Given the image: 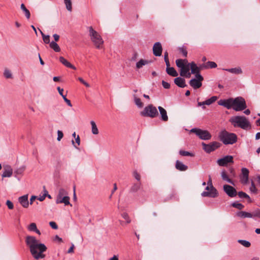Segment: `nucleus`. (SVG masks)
I'll return each mask as SVG.
<instances>
[{"label": "nucleus", "instance_id": "f257e3e1", "mask_svg": "<svg viewBox=\"0 0 260 260\" xmlns=\"http://www.w3.org/2000/svg\"><path fill=\"white\" fill-rule=\"evenodd\" d=\"M25 242L29 248L31 255L35 259H39L45 257V255L43 253L47 250L46 246L44 244L39 243V241L35 237L27 236Z\"/></svg>", "mask_w": 260, "mask_h": 260}, {"label": "nucleus", "instance_id": "f03ea898", "mask_svg": "<svg viewBox=\"0 0 260 260\" xmlns=\"http://www.w3.org/2000/svg\"><path fill=\"white\" fill-rule=\"evenodd\" d=\"M230 122L235 127H240L244 130L250 129L251 124L244 116H236L230 119Z\"/></svg>", "mask_w": 260, "mask_h": 260}, {"label": "nucleus", "instance_id": "7ed1b4c3", "mask_svg": "<svg viewBox=\"0 0 260 260\" xmlns=\"http://www.w3.org/2000/svg\"><path fill=\"white\" fill-rule=\"evenodd\" d=\"M176 64L177 67L180 69V75L182 77L189 78L191 73H189L190 63L187 59H178L176 60Z\"/></svg>", "mask_w": 260, "mask_h": 260}, {"label": "nucleus", "instance_id": "20e7f679", "mask_svg": "<svg viewBox=\"0 0 260 260\" xmlns=\"http://www.w3.org/2000/svg\"><path fill=\"white\" fill-rule=\"evenodd\" d=\"M219 138L225 145L233 144L237 141V136L235 134L229 133L225 130L219 133Z\"/></svg>", "mask_w": 260, "mask_h": 260}, {"label": "nucleus", "instance_id": "39448f33", "mask_svg": "<svg viewBox=\"0 0 260 260\" xmlns=\"http://www.w3.org/2000/svg\"><path fill=\"white\" fill-rule=\"evenodd\" d=\"M89 36L91 41L92 42L95 47L98 49L102 48L104 41L101 35L92 26L88 27Z\"/></svg>", "mask_w": 260, "mask_h": 260}, {"label": "nucleus", "instance_id": "423d86ee", "mask_svg": "<svg viewBox=\"0 0 260 260\" xmlns=\"http://www.w3.org/2000/svg\"><path fill=\"white\" fill-rule=\"evenodd\" d=\"M140 114L142 116L154 118L158 115V113L156 108L150 104L146 106L144 110L141 112Z\"/></svg>", "mask_w": 260, "mask_h": 260}, {"label": "nucleus", "instance_id": "0eeeda50", "mask_svg": "<svg viewBox=\"0 0 260 260\" xmlns=\"http://www.w3.org/2000/svg\"><path fill=\"white\" fill-rule=\"evenodd\" d=\"M247 107L246 102L244 98L237 97L233 99L232 108L236 111H241Z\"/></svg>", "mask_w": 260, "mask_h": 260}, {"label": "nucleus", "instance_id": "6e6552de", "mask_svg": "<svg viewBox=\"0 0 260 260\" xmlns=\"http://www.w3.org/2000/svg\"><path fill=\"white\" fill-rule=\"evenodd\" d=\"M190 133H194L202 140H208L211 138V134L207 130H203L200 128H193L190 131Z\"/></svg>", "mask_w": 260, "mask_h": 260}, {"label": "nucleus", "instance_id": "1a4fd4ad", "mask_svg": "<svg viewBox=\"0 0 260 260\" xmlns=\"http://www.w3.org/2000/svg\"><path fill=\"white\" fill-rule=\"evenodd\" d=\"M196 78L191 79L189 81V85L194 89H198L202 85V82L204 78L201 74L195 75Z\"/></svg>", "mask_w": 260, "mask_h": 260}, {"label": "nucleus", "instance_id": "9d476101", "mask_svg": "<svg viewBox=\"0 0 260 260\" xmlns=\"http://www.w3.org/2000/svg\"><path fill=\"white\" fill-rule=\"evenodd\" d=\"M208 186H210L211 188V191H203L201 195L202 197H208L211 198H215L218 196V192L216 189L213 187L212 184V181L211 178L209 179V180L207 182Z\"/></svg>", "mask_w": 260, "mask_h": 260}, {"label": "nucleus", "instance_id": "9b49d317", "mask_svg": "<svg viewBox=\"0 0 260 260\" xmlns=\"http://www.w3.org/2000/svg\"><path fill=\"white\" fill-rule=\"evenodd\" d=\"M202 145L204 150L207 153H210L214 151L220 146V143L217 142H213L209 144H206L203 143Z\"/></svg>", "mask_w": 260, "mask_h": 260}, {"label": "nucleus", "instance_id": "f8f14e48", "mask_svg": "<svg viewBox=\"0 0 260 260\" xmlns=\"http://www.w3.org/2000/svg\"><path fill=\"white\" fill-rule=\"evenodd\" d=\"M223 188L224 191L229 197L233 198L237 196V192L236 189L233 186L230 185L225 184L223 185Z\"/></svg>", "mask_w": 260, "mask_h": 260}, {"label": "nucleus", "instance_id": "ddd939ff", "mask_svg": "<svg viewBox=\"0 0 260 260\" xmlns=\"http://www.w3.org/2000/svg\"><path fill=\"white\" fill-rule=\"evenodd\" d=\"M242 175L240 176V181L242 184L245 185L248 183L249 177V170L243 168L241 169Z\"/></svg>", "mask_w": 260, "mask_h": 260}, {"label": "nucleus", "instance_id": "4468645a", "mask_svg": "<svg viewBox=\"0 0 260 260\" xmlns=\"http://www.w3.org/2000/svg\"><path fill=\"white\" fill-rule=\"evenodd\" d=\"M230 162H234L233 157L231 155H226L217 160V163L220 166H225L228 163Z\"/></svg>", "mask_w": 260, "mask_h": 260}, {"label": "nucleus", "instance_id": "2eb2a0df", "mask_svg": "<svg viewBox=\"0 0 260 260\" xmlns=\"http://www.w3.org/2000/svg\"><path fill=\"white\" fill-rule=\"evenodd\" d=\"M233 98H230L227 100H220L218 102V104L228 109H230L233 107Z\"/></svg>", "mask_w": 260, "mask_h": 260}, {"label": "nucleus", "instance_id": "dca6fc26", "mask_svg": "<svg viewBox=\"0 0 260 260\" xmlns=\"http://www.w3.org/2000/svg\"><path fill=\"white\" fill-rule=\"evenodd\" d=\"M162 46L159 42L155 43L153 47V53L155 56H160L162 53Z\"/></svg>", "mask_w": 260, "mask_h": 260}, {"label": "nucleus", "instance_id": "f3484780", "mask_svg": "<svg viewBox=\"0 0 260 260\" xmlns=\"http://www.w3.org/2000/svg\"><path fill=\"white\" fill-rule=\"evenodd\" d=\"M56 204L63 203L65 205H72L70 203V198L68 196L59 197L57 196L56 200Z\"/></svg>", "mask_w": 260, "mask_h": 260}, {"label": "nucleus", "instance_id": "a211bd4d", "mask_svg": "<svg viewBox=\"0 0 260 260\" xmlns=\"http://www.w3.org/2000/svg\"><path fill=\"white\" fill-rule=\"evenodd\" d=\"M18 201L23 207L26 208L28 207L29 202L28 200L27 194H25L21 197H20L18 198Z\"/></svg>", "mask_w": 260, "mask_h": 260}, {"label": "nucleus", "instance_id": "6ab92c4d", "mask_svg": "<svg viewBox=\"0 0 260 260\" xmlns=\"http://www.w3.org/2000/svg\"><path fill=\"white\" fill-rule=\"evenodd\" d=\"M175 84L179 87L184 88L187 86L185 80L181 77H176L174 79Z\"/></svg>", "mask_w": 260, "mask_h": 260}, {"label": "nucleus", "instance_id": "aec40b11", "mask_svg": "<svg viewBox=\"0 0 260 260\" xmlns=\"http://www.w3.org/2000/svg\"><path fill=\"white\" fill-rule=\"evenodd\" d=\"M158 109L161 115V119L164 121H167L168 120V116L166 110L160 106H159Z\"/></svg>", "mask_w": 260, "mask_h": 260}, {"label": "nucleus", "instance_id": "412c9836", "mask_svg": "<svg viewBox=\"0 0 260 260\" xmlns=\"http://www.w3.org/2000/svg\"><path fill=\"white\" fill-rule=\"evenodd\" d=\"M170 63L168 66H167L166 72L168 75L172 77H177L178 75V73L173 67H170Z\"/></svg>", "mask_w": 260, "mask_h": 260}, {"label": "nucleus", "instance_id": "4be33fe9", "mask_svg": "<svg viewBox=\"0 0 260 260\" xmlns=\"http://www.w3.org/2000/svg\"><path fill=\"white\" fill-rule=\"evenodd\" d=\"M190 63V69H191V74L197 75L200 74V69L197 66L194 62H191Z\"/></svg>", "mask_w": 260, "mask_h": 260}, {"label": "nucleus", "instance_id": "5701e85b", "mask_svg": "<svg viewBox=\"0 0 260 260\" xmlns=\"http://www.w3.org/2000/svg\"><path fill=\"white\" fill-rule=\"evenodd\" d=\"M59 60L60 62L63 64L66 67L72 69L73 70H76V67L72 65L70 62H69L67 60H66L63 57L60 56L59 58Z\"/></svg>", "mask_w": 260, "mask_h": 260}, {"label": "nucleus", "instance_id": "b1692460", "mask_svg": "<svg viewBox=\"0 0 260 260\" xmlns=\"http://www.w3.org/2000/svg\"><path fill=\"white\" fill-rule=\"evenodd\" d=\"M175 167L177 170L180 171H185L188 169V167L187 166L185 165L179 160H177L176 161Z\"/></svg>", "mask_w": 260, "mask_h": 260}, {"label": "nucleus", "instance_id": "393cba45", "mask_svg": "<svg viewBox=\"0 0 260 260\" xmlns=\"http://www.w3.org/2000/svg\"><path fill=\"white\" fill-rule=\"evenodd\" d=\"M223 70L225 71H226L230 73H231L232 74H234L238 75V74H241L242 73V71L240 67L231 68V69H223Z\"/></svg>", "mask_w": 260, "mask_h": 260}, {"label": "nucleus", "instance_id": "a878e982", "mask_svg": "<svg viewBox=\"0 0 260 260\" xmlns=\"http://www.w3.org/2000/svg\"><path fill=\"white\" fill-rule=\"evenodd\" d=\"M150 62H151V61H148L147 60L141 59L138 62H137L136 67L138 69H140L142 68L143 66L148 64Z\"/></svg>", "mask_w": 260, "mask_h": 260}, {"label": "nucleus", "instance_id": "bb28decb", "mask_svg": "<svg viewBox=\"0 0 260 260\" xmlns=\"http://www.w3.org/2000/svg\"><path fill=\"white\" fill-rule=\"evenodd\" d=\"M28 230L30 231L35 232L39 235H41V232L37 229L36 224L35 223H30L28 226Z\"/></svg>", "mask_w": 260, "mask_h": 260}, {"label": "nucleus", "instance_id": "cd10ccee", "mask_svg": "<svg viewBox=\"0 0 260 260\" xmlns=\"http://www.w3.org/2000/svg\"><path fill=\"white\" fill-rule=\"evenodd\" d=\"M237 216L241 218H250L251 213L245 211H240L237 213Z\"/></svg>", "mask_w": 260, "mask_h": 260}, {"label": "nucleus", "instance_id": "c85d7f7f", "mask_svg": "<svg viewBox=\"0 0 260 260\" xmlns=\"http://www.w3.org/2000/svg\"><path fill=\"white\" fill-rule=\"evenodd\" d=\"M141 186V183L138 182L136 183H134L131 187L130 189V191L132 192H136L138 190L140 189Z\"/></svg>", "mask_w": 260, "mask_h": 260}, {"label": "nucleus", "instance_id": "c756f323", "mask_svg": "<svg viewBox=\"0 0 260 260\" xmlns=\"http://www.w3.org/2000/svg\"><path fill=\"white\" fill-rule=\"evenodd\" d=\"M221 175L222 179L223 180L226 181L228 183H231L232 184H233V185L234 184L233 181L231 179H230L229 178V177H228V175L226 174L225 171H222V172L221 173Z\"/></svg>", "mask_w": 260, "mask_h": 260}, {"label": "nucleus", "instance_id": "7c9ffc66", "mask_svg": "<svg viewBox=\"0 0 260 260\" xmlns=\"http://www.w3.org/2000/svg\"><path fill=\"white\" fill-rule=\"evenodd\" d=\"M12 173H13L12 169L11 168H9L7 169H6L4 171V172H3V174H2V177L3 178H5V177H11L12 176Z\"/></svg>", "mask_w": 260, "mask_h": 260}, {"label": "nucleus", "instance_id": "2f4dec72", "mask_svg": "<svg viewBox=\"0 0 260 260\" xmlns=\"http://www.w3.org/2000/svg\"><path fill=\"white\" fill-rule=\"evenodd\" d=\"M90 124L91 125V132L93 135H98L99 134V129L96 125L94 121H91Z\"/></svg>", "mask_w": 260, "mask_h": 260}, {"label": "nucleus", "instance_id": "473e14b6", "mask_svg": "<svg viewBox=\"0 0 260 260\" xmlns=\"http://www.w3.org/2000/svg\"><path fill=\"white\" fill-rule=\"evenodd\" d=\"M50 47L55 52H58L60 51V48L58 45L55 42L52 41L50 43Z\"/></svg>", "mask_w": 260, "mask_h": 260}, {"label": "nucleus", "instance_id": "72a5a7b5", "mask_svg": "<svg viewBox=\"0 0 260 260\" xmlns=\"http://www.w3.org/2000/svg\"><path fill=\"white\" fill-rule=\"evenodd\" d=\"M133 98L134 99V102L135 104L139 108H142L143 106V103L141 102L140 99L138 98L136 94L133 95Z\"/></svg>", "mask_w": 260, "mask_h": 260}, {"label": "nucleus", "instance_id": "f704fd0d", "mask_svg": "<svg viewBox=\"0 0 260 260\" xmlns=\"http://www.w3.org/2000/svg\"><path fill=\"white\" fill-rule=\"evenodd\" d=\"M21 9L24 12L26 17L29 19L30 16V13L28 9H26L25 5L23 4L21 5Z\"/></svg>", "mask_w": 260, "mask_h": 260}, {"label": "nucleus", "instance_id": "c9c22d12", "mask_svg": "<svg viewBox=\"0 0 260 260\" xmlns=\"http://www.w3.org/2000/svg\"><path fill=\"white\" fill-rule=\"evenodd\" d=\"M217 100V97L216 96H213L210 99L205 101V103L206 105H210L215 102Z\"/></svg>", "mask_w": 260, "mask_h": 260}, {"label": "nucleus", "instance_id": "e433bc0d", "mask_svg": "<svg viewBox=\"0 0 260 260\" xmlns=\"http://www.w3.org/2000/svg\"><path fill=\"white\" fill-rule=\"evenodd\" d=\"M64 3L66 5L67 9L71 12L72 10V5L71 0H64Z\"/></svg>", "mask_w": 260, "mask_h": 260}, {"label": "nucleus", "instance_id": "4c0bfd02", "mask_svg": "<svg viewBox=\"0 0 260 260\" xmlns=\"http://www.w3.org/2000/svg\"><path fill=\"white\" fill-rule=\"evenodd\" d=\"M232 206L239 210H242L244 208V206L243 204L239 203L237 202H235L232 203Z\"/></svg>", "mask_w": 260, "mask_h": 260}, {"label": "nucleus", "instance_id": "58836bf2", "mask_svg": "<svg viewBox=\"0 0 260 260\" xmlns=\"http://www.w3.org/2000/svg\"><path fill=\"white\" fill-rule=\"evenodd\" d=\"M250 191L254 194H256L257 193V189L255 187V185L253 181L251 182V186L249 188Z\"/></svg>", "mask_w": 260, "mask_h": 260}, {"label": "nucleus", "instance_id": "ea45409f", "mask_svg": "<svg viewBox=\"0 0 260 260\" xmlns=\"http://www.w3.org/2000/svg\"><path fill=\"white\" fill-rule=\"evenodd\" d=\"M238 242L245 247H249L251 245L250 243L246 240H239Z\"/></svg>", "mask_w": 260, "mask_h": 260}, {"label": "nucleus", "instance_id": "a19ab883", "mask_svg": "<svg viewBox=\"0 0 260 260\" xmlns=\"http://www.w3.org/2000/svg\"><path fill=\"white\" fill-rule=\"evenodd\" d=\"M59 197L68 196V192L64 188H60L58 194L57 195Z\"/></svg>", "mask_w": 260, "mask_h": 260}, {"label": "nucleus", "instance_id": "79ce46f5", "mask_svg": "<svg viewBox=\"0 0 260 260\" xmlns=\"http://www.w3.org/2000/svg\"><path fill=\"white\" fill-rule=\"evenodd\" d=\"M179 154L181 156H193L194 155L192 153H191L188 151H186L182 150L179 151Z\"/></svg>", "mask_w": 260, "mask_h": 260}, {"label": "nucleus", "instance_id": "37998d69", "mask_svg": "<svg viewBox=\"0 0 260 260\" xmlns=\"http://www.w3.org/2000/svg\"><path fill=\"white\" fill-rule=\"evenodd\" d=\"M40 30V32L42 34V37H43V40L44 41V42L46 43V44H49V43H50V37L49 35H45L43 32L41 30Z\"/></svg>", "mask_w": 260, "mask_h": 260}, {"label": "nucleus", "instance_id": "c03bdc74", "mask_svg": "<svg viewBox=\"0 0 260 260\" xmlns=\"http://www.w3.org/2000/svg\"><path fill=\"white\" fill-rule=\"evenodd\" d=\"M207 67L210 69H213L217 67V64L214 61H208L207 62Z\"/></svg>", "mask_w": 260, "mask_h": 260}, {"label": "nucleus", "instance_id": "a18cd8bd", "mask_svg": "<svg viewBox=\"0 0 260 260\" xmlns=\"http://www.w3.org/2000/svg\"><path fill=\"white\" fill-rule=\"evenodd\" d=\"M238 195L240 198H246V199H250L249 196L246 194V193L243 191H240L238 193Z\"/></svg>", "mask_w": 260, "mask_h": 260}, {"label": "nucleus", "instance_id": "49530a36", "mask_svg": "<svg viewBox=\"0 0 260 260\" xmlns=\"http://www.w3.org/2000/svg\"><path fill=\"white\" fill-rule=\"evenodd\" d=\"M5 77L7 78H11L12 77V74L10 70H5L4 73Z\"/></svg>", "mask_w": 260, "mask_h": 260}, {"label": "nucleus", "instance_id": "de8ad7c7", "mask_svg": "<svg viewBox=\"0 0 260 260\" xmlns=\"http://www.w3.org/2000/svg\"><path fill=\"white\" fill-rule=\"evenodd\" d=\"M121 215L122 217L126 220L127 223H129L131 222V220L129 218L127 213H123Z\"/></svg>", "mask_w": 260, "mask_h": 260}, {"label": "nucleus", "instance_id": "09e8293b", "mask_svg": "<svg viewBox=\"0 0 260 260\" xmlns=\"http://www.w3.org/2000/svg\"><path fill=\"white\" fill-rule=\"evenodd\" d=\"M258 217L260 218V210H257L252 213L250 218Z\"/></svg>", "mask_w": 260, "mask_h": 260}, {"label": "nucleus", "instance_id": "8fccbe9b", "mask_svg": "<svg viewBox=\"0 0 260 260\" xmlns=\"http://www.w3.org/2000/svg\"><path fill=\"white\" fill-rule=\"evenodd\" d=\"M133 176L135 177V178L139 181V182H140L141 180V176L138 173L137 171H135L133 172Z\"/></svg>", "mask_w": 260, "mask_h": 260}, {"label": "nucleus", "instance_id": "3c124183", "mask_svg": "<svg viewBox=\"0 0 260 260\" xmlns=\"http://www.w3.org/2000/svg\"><path fill=\"white\" fill-rule=\"evenodd\" d=\"M168 55H169V54H168V52L166 51L164 53V60H165V61L166 62L167 66H168V64H169V63H170Z\"/></svg>", "mask_w": 260, "mask_h": 260}, {"label": "nucleus", "instance_id": "603ef678", "mask_svg": "<svg viewBox=\"0 0 260 260\" xmlns=\"http://www.w3.org/2000/svg\"><path fill=\"white\" fill-rule=\"evenodd\" d=\"M63 133L61 131L58 130L57 131V140L58 141H59L63 138Z\"/></svg>", "mask_w": 260, "mask_h": 260}, {"label": "nucleus", "instance_id": "864d4df0", "mask_svg": "<svg viewBox=\"0 0 260 260\" xmlns=\"http://www.w3.org/2000/svg\"><path fill=\"white\" fill-rule=\"evenodd\" d=\"M162 85L165 89H169L170 88V84L165 81H162Z\"/></svg>", "mask_w": 260, "mask_h": 260}, {"label": "nucleus", "instance_id": "5fc2aeb1", "mask_svg": "<svg viewBox=\"0 0 260 260\" xmlns=\"http://www.w3.org/2000/svg\"><path fill=\"white\" fill-rule=\"evenodd\" d=\"M180 51L182 53L183 55L185 57L187 56V51L185 48L184 47H182L180 48Z\"/></svg>", "mask_w": 260, "mask_h": 260}, {"label": "nucleus", "instance_id": "6e6d98bb", "mask_svg": "<svg viewBox=\"0 0 260 260\" xmlns=\"http://www.w3.org/2000/svg\"><path fill=\"white\" fill-rule=\"evenodd\" d=\"M6 205H7L8 208L9 209H13L14 208L13 204L12 202L9 200H8L6 202Z\"/></svg>", "mask_w": 260, "mask_h": 260}, {"label": "nucleus", "instance_id": "4d7b16f0", "mask_svg": "<svg viewBox=\"0 0 260 260\" xmlns=\"http://www.w3.org/2000/svg\"><path fill=\"white\" fill-rule=\"evenodd\" d=\"M78 79L80 82H81L82 84H83L85 86H86L87 87H89L90 86L89 84L88 83H87L86 82H85L83 79V78H82L81 77H79Z\"/></svg>", "mask_w": 260, "mask_h": 260}, {"label": "nucleus", "instance_id": "13d9d810", "mask_svg": "<svg viewBox=\"0 0 260 260\" xmlns=\"http://www.w3.org/2000/svg\"><path fill=\"white\" fill-rule=\"evenodd\" d=\"M57 89L59 94L62 97L63 99V96H66V95H64L63 94V88H61L60 87H57Z\"/></svg>", "mask_w": 260, "mask_h": 260}, {"label": "nucleus", "instance_id": "bf43d9fd", "mask_svg": "<svg viewBox=\"0 0 260 260\" xmlns=\"http://www.w3.org/2000/svg\"><path fill=\"white\" fill-rule=\"evenodd\" d=\"M50 225L51 226V228L53 229H57L58 228V226L56 224V223L54 221H50L49 222Z\"/></svg>", "mask_w": 260, "mask_h": 260}, {"label": "nucleus", "instance_id": "052dcab7", "mask_svg": "<svg viewBox=\"0 0 260 260\" xmlns=\"http://www.w3.org/2000/svg\"><path fill=\"white\" fill-rule=\"evenodd\" d=\"M47 191L46 190H45V193L42 196H40L39 198H38V200L40 201H43L45 200V197H46L47 196Z\"/></svg>", "mask_w": 260, "mask_h": 260}, {"label": "nucleus", "instance_id": "680f3d73", "mask_svg": "<svg viewBox=\"0 0 260 260\" xmlns=\"http://www.w3.org/2000/svg\"><path fill=\"white\" fill-rule=\"evenodd\" d=\"M63 99L69 106L72 107V104L71 101L69 100H68L66 96H63Z\"/></svg>", "mask_w": 260, "mask_h": 260}, {"label": "nucleus", "instance_id": "e2e57ef3", "mask_svg": "<svg viewBox=\"0 0 260 260\" xmlns=\"http://www.w3.org/2000/svg\"><path fill=\"white\" fill-rule=\"evenodd\" d=\"M205 105L206 104H205V101L198 102V106H203L202 108L203 109H205L206 108V107H205Z\"/></svg>", "mask_w": 260, "mask_h": 260}, {"label": "nucleus", "instance_id": "0e129e2a", "mask_svg": "<svg viewBox=\"0 0 260 260\" xmlns=\"http://www.w3.org/2000/svg\"><path fill=\"white\" fill-rule=\"evenodd\" d=\"M74 245L73 244H72V246L68 250V252L69 253H73L74 252Z\"/></svg>", "mask_w": 260, "mask_h": 260}, {"label": "nucleus", "instance_id": "69168bd1", "mask_svg": "<svg viewBox=\"0 0 260 260\" xmlns=\"http://www.w3.org/2000/svg\"><path fill=\"white\" fill-rule=\"evenodd\" d=\"M76 143L79 146L80 144V139L79 136L78 135L77 137L75 138Z\"/></svg>", "mask_w": 260, "mask_h": 260}, {"label": "nucleus", "instance_id": "338daca9", "mask_svg": "<svg viewBox=\"0 0 260 260\" xmlns=\"http://www.w3.org/2000/svg\"><path fill=\"white\" fill-rule=\"evenodd\" d=\"M36 197L35 196H31L30 199V202L29 204L30 205L32 204L34 201L36 200Z\"/></svg>", "mask_w": 260, "mask_h": 260}, {"label": "nucleus", "instance_id": "774afa93", "mask_svg": "<svg viewBox=\"0 0 260 260\" xmlns=\"http://www.w3.org/2000/svg\"><path fill=\"white\" fill-rule=\"evenodd\" d=\"M54 39V40L55 41H58L59 40V36L57 35V34H54L53 36Z\"/></svg>", "mask_w": 260, "mask_h": 260}]
</instances>
